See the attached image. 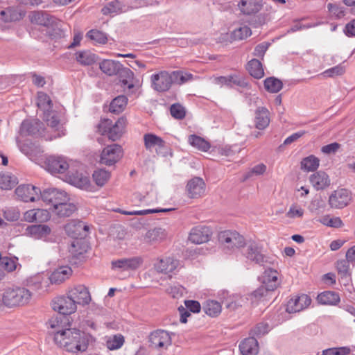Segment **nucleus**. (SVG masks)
Wrapping results in <instances>:
<instances>
[{
  "label": "nucleus",
  "instance_id": "nucleus-26",
  "mask_svg": "<svg viewBox=\"0 0 355 355\" xmlns=\"http://www.w3.org/2000/svg\"><path fill=\"white\" fill-rule=\"evenodd\" d=\"M310 182L316 190H322L330 184V179L326 173L318 171L310 176Z\"/></svg>",
  "mask_w": 355,
  "mask_h": 355
},
{
  "label": "nucleus",
  "instance_id": "nucleus-15",
  "mask_svg": "<svg viewBox=\"0 0 355 355\" xmlns=\"http://www.w3.org/2000/svg\"><path fill=\"white\" fill-rule=\"evenodd\" d=\"M144 263L141 257L136 256L129 258H122L112 261V269L114 270L128 271L138 269Z\"/></svg>",
  "mask_w": 355,
  "mask_h": 355
},
{
  "label": "nucleus",
  "instance_id": "nucleus-4",
  "mask_svg": "<svg viewBox=\"0 0 355 355\" xmlns=\"http://www.w3.org/2000/svg\"><path fill=\"white\" fill-rule=\"evenodd\" d=\"M127 124L125 117H120L114 124L109 119H104L97 125V132L101 135H107L112 141L119 139L123 135Z\"/></svg>",
  "mask_w": 355,
  "mask_h": 355
},
{
  "label": "nucleus",
  "instance_id": "nucleus-18",
  "mask_svg": "<svg viewBox=\"0 0 355 355\" xmlns=\"http://www.w3.org/2000/svg\"><path fill=\"white\" fill-rule=\"evenodd\" d=\"M68 295L71 296L76 304L85 306L91 301L90 293L84 285H77L68 291Z\"/></svg>",
  "mask_w": 355,
  "mask_h": 355
},
{
  "label": "nucleus",
  "instance_id": "nucleus-42",
  "mask_svg": "<svg viewBox=\"0 0 355 355\" xmlns=\"http://www.w3.org/2000/svg\"><path fill=\"white\" fill-rule=\"evenodd\" d=\"M203 310L207 315L216 317L221 312V305L217 301L207 300L203 306Z\"/></svg>",
  "mask_w": 355,
  "mask_h": 355
},
{
  "label": "nucleus",
  "instance_id": "nucleus-51",
  "mask_svg": "<svg viewBox=\"0 0 355 355\" xmlns=\"http://www.w3.org/2000/svg\"><path fill=\"white\" fill-rule=\"evenodd\" d=\"M251 34V29L248 26H242L234 29L232 32L231 37L235 40H241L250 36Z\"/></svg>",
  "mask_w": 355,
  "mask_h": 355
},
{
  "label": "nucleus",
  "instance_id": "nucleus-19",
  "mask_svg": "<svg viewBox=\"0 0 355 355\" xmlns=\"http://www.w3.org/2000/svg\"><path fill=\"white\" fill-rule=\"evenodd\" d=\"M67 234L75 240L86 236L89 227L83 222L79 220H71L64 226Z\"/></svg>",
  "mask_w": 355,
  "mask_h": 355
},
{
  "label": "nucleus",
  "instance_id": "nucleus-36",
  "mask_svg": "<svg viewBox=\"0 0 355 355\" xmlns=\"http://www.w3.org/2000/svg\"><path fill=\"white\" fill-rule=\"evenodd\" d=\"M317 300L321 304L336 305L340 302V296L334 291H324L318 295Z\"/></svg>",
  "mask_w": 355,
  "mask_h": 355
},
{
  "label": "nucleus",
  "instance_id": "nucleus-46",
  "mask_svg": "<svg viewBox=\"0 0 355 355\" xmlns=\"http://www.w3.org/2000/svg\"><path fill=\"white\" fill-rule=\"evenodd\" d=\"M17 178L10 173H0V187L8 190L12 189L17 184Z\"/></svg>",
  "mask_w": 355,
  "mask_h": 355
},
{
  "label": "nucleus",
  "instance_id": "nucleus-22",
  "mask_svg": "<svg viewBox=\"0 0 355 355\" xmlns=\"http://www.w3.org/2000/svg\"><path fill=\"white\" fill-rule=\"evenodd\" d=\"M17 146L20 151L31 159H35L43 153V150L39 144L31 141L27 140L23 143L17 141Z\"/></svg>",
  "mask_w": 355,
  "mask_h": 355
},
{
  "label": "nucleus",
  "instance_id": "nucleus-50",
  "mask_svg": "<svg viewBox=\"0 0 355 355\" xmlns=\"http://www.w3.org/2000/svg\"><path fill=\"white\" fill-rule=\"evenodd\" d=\"M110 178V173L105 169H98L94 172L93 179L95 183L99 186H103Z\"/></svg>",
  "mask_w": 355,
  "mask_h": 355
},
{
  "label": "nucleus",
  "instance_id": "nucleus-37",
  "mask_svg": "<svg viewBox=\"0 0 355 355\" xmlns=\"http://www.w3.org/2000/svg\"><path fill=\"white\" fill-rule=\"evenodd\" d=\"M246 69L249 73L257 79H260L264 76V71L261 62L257 59H252L248 64Z\"/></svg>",
  "mask_w": 355,
  "mask_h": 355
},
{
  "label": "nucleus",
  "instance_id": "nucleus-8",
  "mask_svg": "<svg viewBox=\"0 0 355 355\" xmlns=\"http://www.w3.org/2000/svg\"><path fill=\"white\" fill-rule=\"evenodd\" d=\"M218 240L225 248L232 250L243 247L245 244L243 236L232 231L221 232L218 235Z\"/></svg>",
  "mask_w": 355,
  "mask_h": 355
},
{
  "label": "nucleus",
  "instance_id": "nucleus-34",
  "mask_svg": "<svg viewBox=\"0 0 355 355\" xmlns=\"http://www.w3.org/2000/svg\"><path fill=\"white\" fill-rule=\"evenodd\" d=\"M87 245L84 243V241L76 239L71 243L69 252L71 259H80L83 257V254L87 252Z\"/></svg>",
  "mask_w": 355,
  "mask_h": 355
},
{
  "label": "nucleus",
  "instance_id": "nucleus-33",
  "mask_svg": "<svg viewBox=\"0 0 355 355\" xmlns=\"http://www.w3.org/2000/svg\"><path fill=\"white\" fill-rule=\"evenodd\" d=\"M75 59L82 66H90L96 62L97 56L89 50L77 51Z\"/></svg>",
  "mask_w": 355,
  "mask_h": 355
},
{
  "label": "nucleus",
  "instance_id": "nucleus-61",
  "mask_svg": "<svg viewBox=\"0 0 355 355\" xmlns=\"http://www.w3.org/2000/svg\"><path fill=\"white\" fill-rule=\"evenodd\" d=\"M304 215V209L298 205L293 204L286 216L290 218H301Z\"/></svg>",
  "mask_w": 355,
  "mask_h": 355
},
{
  "label": "nucleus",
  "instance_id": "nucleus-35",
  "mask_svg": "<svg viewBox=\"0 0 355 355\" xmlns=\"http://www.w3.org/2000/svg\"><path fill=\"white\" fill-rule=\"evenodd\" d=\"M77 209L76 205L69 201L62 202L53 209L56 215L60 217H69L71 216Z\"/></svg>",
  "mask_w": 355,
  "mask_h": 355
},
{
  "label": "nucleus",
  "instance_id": "nucleus-27",
  "mask_svg": "<svg viewBox=\"0 0 355 355\" xmlns=\"http://www.w3.org/2000/svg\"><path fill=\"white\" fill-rule=\"evenodd\" d=\"M51 228L46 225H32L26 229V234L35 239H41L51 234Z\"/></svg>",
  "mask_w": 355,
  "mask_h": 355
},
{
  "label": "nucleus",
  "instance_id": "nucleus-30",
  "mask_svg": "<svg viewBox=\"0 0 355 355\" xmlns=\"http://www.w3.org/2000/svg\"><path fill=\"white\" fill-rule=\"evenodd\" d=\"M72 270L70 267L64 266L55 269L50 276L52 284H61L71 275Z\"/></svg>",
  "mask_w": 355,
  "mask_h": 355
},
{
  "label": "nucleus",
  "instance_id": "nucleus-31",
  "mask_svg": "<svg viewBox=\"0 0 355 355\" xmlns=\"http://www.w3.org/2000/svg\"><path fill=\"white\" fill-rule=\"evenodd\" d=\"M262 278V284L267 287L268 290L273 291L279 285L278 272L275 270L270 268L266 270Z\"/></svg>",
  "mask_w": 355,
  "mask_h": 355
},
{
  "label": "nucleus",
  "instance_id": "nucleus-10",
  "mask_svg": "<svg viewBox=\"0 0 355 355\" xmlns=\"http://www.w3.org/2000/svg\"><path fill=\"white\" fill-rule=\"evenodd\" d=\"M40 198L46 203L51 204L53 209L62 202L69 201L68 194L62 190L56 188H49L40 193Z\"/></svg>",
  "mask_w": 355,
  "mask_h": 355
},
{
  "label": "nucleus",
  "instance_id": "nucleus-28",
  "mask_svg": "<svg viewBox=\"0 0 355 355\" xmlns=\"http://www.w3.org/2000/svg\"><path fill=\"white\" fill-rule=\"evenodd\" d=\"M238 6L243 14L250 15L258 12L262 4L257 0H241Z\"/></svg>",
  "mask_w": 355,
  "mask_h": 355
},
{
  "label": "nucleus",
  "instance_id": "nucleus-57",
  "mask_svg": "<svg viewBox=\"0 0 355 355\" xmlns=\"http://www.w3.org/2000/svg\"><path fill=\"white\" fill-rule=\"evenodd\" d=\"M87 36L92 40L95 41L98 44H105L107 42V37L105 33L97 31L91 30L87 33Z\"/></svg>",
  "mask_w": 355,
  "mask_h": 355
},
{
  "label": "nucleus",
  "instance_id": "nucleus-2",
  "mask_svg": "<svg viewBox=\"0 0 355 355\" xmlns=\"http://www.w3.org/2000/svg\"><path fill=\"white\" fill-rule=\"evenodd\" d=\"M31 22L40 27L33 26L30 31V35L34 38L44 40V37L49 36L51 38L59 35L60 28H53L55 23V18L42 11H34L29 15Z\"/></svg>",
  "mask_w": 355,
  "mask_h": 355
},
{
  "label": "nucleus",
  "instance_id": "nucleus-58",
  "mask_svg": "<svg viewBox=\"0 0 355 355\" xmlns=\"http://www.w3.org/2000/svg\"><path fill=\"white\" fill-rule=\"evenodd\" d=\"M349 262L347 259L339 260L336 263V268L338 272V274L340 275L341 278H347L349 277Z\"/></svg>",
  "mask_w": 355,
  "mask_h": 355
},
{
  "label": "nucleus",
  "instance_id": "nucleus-41",
  "mask_svg": "<svg viewBox=\"0 0 355 355\" xmlns=\"http://www.w3.org/2000/svg\"><path fill=\"white\" fill-rule=\"evenodd\" d=\"M128 98L123 95L119 96L114 98L110 103L109 110L112 113L119 114L125 109Z\"/></svg>",
  "mask_w": 355,
  "mask_h": 355
},
{
  "label": "nucleus",
  "instance_id": "nucleus-54",
  "mask_svg": "<svg viewBox=\"0 0 355 355\" xmlns=\"http://www.w3.org/2000/svg\"><path fill=\"white\" fill-rule=\"evenodd\" d=\"M125 340L121 334H116L107 340V347L110 350H114L120 348L124 343Z\"/></svg>",
  "mask_w": 355,
  "mask_h": 355
},
{
  "label": "nucleus",
  "instance_id": "nucleus-39",
  "mask_svg": "<svg viewBox=\"0 0 355 355\" xmlns=\"http://www.w3.org/2000/svg\"><path fill=\"white\" fill-rule=\"evenodd\" d=\"M123 5L119 0H114L109 2L105 6L101 9L103 15H116L122 12Z\"/></svg>",
  "mask_w": 355,
  "mask_h": 355
},
{
  "label": "nucleus",
  "instance_id": "nucleus-59",
  "mask_svg": "<svg viewBox=\"0 0 355 355\" xmlns=\"http://www.w3.org/2000/svg\"><path fill=\"white\" fill-rule=\"evenodd\" d=\"M120 76L121 78H125V79L122 80V83L125 85H128V87L129 89H131L134 87L133 83H130L129 81L132 80L134 78V73L128 68H122V66L121 67V70L119 71Z\"/></svg>",
  "mask_w": 355,
  "mask_h": 355
},
{
  "label": "nucleus",
  "instance_id": "nucleus-20",
  "mask_svg": "<svg viewBox=\"0 0 355 355\" xmlns=\"http://www.w3.org/2000/svg\"><path fill=\"white\" fill-rule=\"evenodd\" d=\"M179 261L172 257L157 259L154 263V268L159 273L168 275L173 272L178 266Z\"/></svg>",
  "mask_w": 355,
  "mask_h": 355
},
{
  "label": "nucleus",
  "instance_id": "nucleus-53",
  "mask_svg": "<svg viewBox=\"0 0 355 355\" xmlns=\"http://www.w3.org/2000/svg\"><path fill=\"white\" fill-rule=\"evenodd\" d=\"M1 265L3 268L8 272H12L17 269L19 266L21 268V265L18 262L17 257L9 258L4 257L1 260Z\"/></svg>",
  "mask_w": 355,
  "mask_h": 355
},
{
  "label": "nucleus",
  "instance_id": "nucleus-40",
  "mask_svg": "<svg viewBox=\"0 0 355 355\" xmlns=\"http://www.w3.org/2000/svg\"><path fill=\"white\" fill-rule=\"evenodd\" d=\"M173 84L182 85L194 79L192 73L183 71H174L171 72Z\"/></svg>",
  "mask_w": 355,
  "mask_h": 355
},
{
  "label": "nucleus",
  "instance_id": "nucleus-25",
  "mask_svg": "<svg viewBox=\"0 0 355 355\" xmlns=\"http://www.w3.org/2000/svg\"><path fill=\"white\" fill-rule=\"evenodd\" d=\"M255 127L259 130L266 128L270 123V113L267 108L259 107L255 112Z\"/></svg>",
  "mask_w": 355,
  "mask_h": 355
},
{
  "label": "nucleus",
  "instance_id": "nucleus-64",
  "mask_svg": "<svg viewBox=\"0 0 355 355\" xmlns=\"http://www.w3.org/2000/svg\"><path fill=\"white\" fill-rule=\"evenodd\" d=\"M270 44L267 42H264L257 45L253 51V55L257 58H260L261 59L263 58L265 53L268 50Z\"/></svg>",
  "mask_w": 355,
  "mask_h": 355
},
{
  "label": "nucleus",
  "instance_id": "nucleus-9",
  "mask_svg": "<svg viewBox=\"0 0 355 355\" xmlns=\"http://www.w3.org/2000/svg\"><path fill=\"white\" fill-rule=\"evenodd\" d=\"M151 87L158 92H164L170 89L173 85L171 73L161 71L150 76Z\"/></svg>",
  "mask_w": 355,
  "mask_h": 355
},
{
  "label": "nucleus",
  "instance_id": "nucleus-55",
  "mask_svg": "<svg viewBox=\"0 0 355 355\" xmlns=\"http://www.w3.org/2000/svg\"><path fill=\"white\" fill-rule=\"evenodd\" d=\"M266 166L264 164H259L251 168L243 176V180H246L253 176L263 175L266 171Z\"/></svg>",
  "mask_w": 355,
  "mask_h": 355
},
{
  "label": "nucleus",
  "instance_id": "nucleus-32",
  "mask_svg": "<svg viewBox=\"0 0 355 355\" xmlns=\"http://www.w3.org/2000/svg\"><path fill=\"white\" fill-rule=\"evenodd\" d=\"M121 64L119 61L112 60H103L99 63L101 71L107 76H112L119 73Z\"/></svg>",
  "mask_w": 355,
  "mask_h": 355
},
{
  "label": "nucleus",
  "instance_id": "nucleus-1",
  "mask_svg": "<svg viewBox=\"0 0 355 355\" xmlns=\"http://www.w3.org/2000/svg\"><path fill=\"white\" fill-rule=\"evenodd\" d=\"M92 336L76 329L67 328L54 334V342L67 352L76 353L85 352L88 347Z\"/></svg>",
  "mask_w": 355,
  "mask_h": 355
},
{
  "label": "nucleus",
  "instance_id": "nucleus-48",
  "mask_svg": "<svg viewBox=\"0 0 355 355\" xmlns=\"http://www.w3.org/2000/svg\"><path fill=\"white\" fill-rule=\"evenodd\" d=\"M71 182L75 187L82 189H88L90 186L89 178L82 174L73 175L71 179Z\"/></svg>",
  "mask_w": 355,
  "mask_h": 355
},
{
  "label": "nucleus",
  "instance_id": "nucleus-43",
  "mask_svg": "<svg viewBox=\"0 0 355 355\" xmlns=\"http://www.w3.org/2000/svg\"><path fill=\"white\" fill-rule=\"evenodd\" d=\"M189 143L200 150L206 152L210 148V144L203 138L196 135H191L188 139Z\"/></svg>",
  "mask_w": 355,
  "mask_h": 355
},
{
  "label": "nucleus",
  "instance_id": "nucleus-62",
  "mask_svg": "<svg viewBox=\"0 0 355 355\" xmlns=\"http://www.w3.org/2000/svg\"><path fill=\"white\" fill-rule=\"evenodd\" d=\"M43 119L52 128H56L60 122L57 115L50 110L44 112Z\"/></svg>",
  "mask_w": 355,
  "mask_h": 355
},
{
  "label": "nucleus",
  "instance_id": "nucleus-7",
  "mask_svg": "<svg viewBox=\"0 0 355 355\" xmlns=\"http://www.w3.org/2000/svg\"><path fill=\"white\" fill-rule=\"evenodd\" d=\"M243 254L248 260L261 266L266 267L270 263L268 257L262 253L261 248L254 241L246 244Z\"/></svg>",
  "mask_w": 355,
  "mask_h": 355
},
{
  "label": "nucleus",
  "instance_id": "nucleus-29",
  "mask_svg": "<svg viewBox=\"0 0 355 355\" xmlns=\"http://www.w3.org/2000/svg\"><path fill=\"white\" fill-rule=\"evenodd\" d=\"M167 234L164 229L162 227H155L149 230L144 235V239L148 243H156L164 241L166 238Z\"/></svg>",
  "mask_w": 355,
  "mask_h": 355
},
{
  "label": "nucleus",
  "instance_id": "nucleus-52",
  "mask_svg": "<svg viewBox=\"0 0 355 355\" xmlns=\"http://www.w3.org/2000/svg\"><path fill=\"white\" fill-rule=\"evenodd\" d=\"M37 105L44 112L51 108V100L46 93L40 92L37 94Z\"/></svg>",
  "mask_w": 355,
  "mask_h": 355
},
{
  "label": "nucleus",
  "instance_id": "nucleus-47",
  "mask_svg": "<svg viewBox=\"0 0 355 355\" xmlns=\"http://www.w3.org/2000/svg\"><path fill=\"white\" fill-rule=\"evenodd\" d=\"M320 160L313 155L304 158L301 162V168L307 171H313L319 166Z\"/></svg>",
  "mask_w": 355,
  "mask_h": 355
},
{
  "label": "nucleus",
  "instance_id": "nucleus-23",
  "mask_svg": "<svg viewBox=\"0 0 355 355\" xmlns=\"http://www.w3.org/2000/svg\"><path fill=\"white\" fill-rule=\"evenodd\" d=\"M187 191L191 198H199L205 191V182L200 178H194L188 182Z\"/></svg>",
  "mask_w": 355,
  "mask_h": 355
},
{
  "label": "nucleus",
  "instance_id": "nucleus-38",
  "mask_svg": "<svg viewBox=\"0 0 355 355\" xmlns=\"http://www.w3.org/2000/svg\"><path fill=\"white\" fill-rule=\"evenodd\" d=\"M144 146L148 150H151L155 146L163 148L164 146V141L159 137L152 134L147 133L144 136Z\"/></svg>",
  "mask_w": 355,
  "mask_h": 355
},
{
  "label": "nucleus",
  "instance_id": "nucleus-17",
  "mask_svg": "<svg viewBox=\"0 0 355 355\" xmlns=\"http://www.w3.org/2000/svg\"><path fill=\"white\" fill-rule=\"evenodd\" d=\"M212 235L211 230L205 225L193 227L189 233V240L195 244H201L209 241Z\"/></svg>",
  "mask_w": 355,
  "mask_h": 355
},
{
  "label": "nucleus",
  "instance_id": "nucleus-44",
  "mask_svg": "<svg viewBox=\"0 0 355 355\" xmlns=\"http://www.w3.org/2000/svg\"><path fill=\"white\" fill-rule=\"evenodd\" d=\"M264 87L270 93H277L282 89L283 83L275 77H269L264 80Z\"/></svg>",
  "mask_w": 355,
  "mask_h": 355
},
{
  "label": "nucleus",
  "instance_id": "nucleus-49",
  "mask_svg": "<svg viewBox=\"0 0 355 355\" xmlns=\"http://www.w3.org/2000/svg\"><path fill=\"white\" fill-rule=\"evenodd\" d=\"M40 124L39 122L33 123L29 121H24L20 127V132L26 135H35L39 131L37 126Z\"/></svg>",
  "mask_w": 355,
  "mask_h": 355
},
{
  "label": "nucleus",
  "instance_id": "nucleus-56",
  "mask_svg": "<svg viewBox=\"0 0 355 355\" xmlns=\"http://www.w3.org/2000/svg\"><path fill=\"white\" fill-rule=\"evenodd\" d=\"M351 352L349 347H331L322 350V355H348Z\"/></svg>",
  "mask_w": 355,
  "mask_h": 355
},
{
  "label": "nucleus",
  "instance_id": "nucleus-24",
  "mask_svg": "<svg viewBox=\"0 0 355 355\" xmlns=\"http://www.w3.org/2000/svg\"><path fill=\"white\" fill-rule=\"evenodd\" d=\"M243 355H257L259 352V344L253 336L244 339L239 345Z\"/></svg>",
  "mask_w": 355,
  "mask_h": 355
},
{
  "label": "nucleus",
  "instance_id": "nucleus-21",
  "mask_svg": "<svg viewBox=\"0 0 355 355\" xmlns=\"http://www.w3.org/2000/svg\"><path fill=\"white\" fill-rule=\"evenodd\" d=\"M311 302V299L306 294L291 299L287 304L286 311L296 313L307 308Z\"/></svg>",
  "mask_w": 355,
  "mask_h": 355
},
{
  "label": "nucleus",
  "instance_id": "nucleus-3",
  "mask_svg": "<svg viewBox=\"0 0 355 355\" xmlns=\"http://www.w3.org/2000/svg\"><path fill=\"white\" fill-rule=\"evenodd\" d=\"M32 295V292L25 287L8 288L2 294V303L8 308L22 306L30 302Z\"/></svg>",
  "mask_w": 355,
  "mask_h": 355
},
{
  "label": "nucleus",
  "instance_id": "nucleus-14",
  "mask_svg": "<svg viewBox=\"0 0 355 355\" xmlns=\"http://www.w3.org/2000/svg\"><path fill=\"white\" fill-rule=\"evenodd\" d=\"M41 190L31 184H23L17 187L15 194L17 198L24 202H35L40 199Z\"/></svg>",
  "mask_w": 355,
  "mask_h": 355
},
{
  "label": "nucleus",
  "instance_id": "nucleus-6",
  "mask_svg": "<svg viewBox=\"0 0 355 355\" xmlns=\"http://www.w3.org/2000/svg\"><path fill=\"white\" fill-rule=\"evenodd\" d=\"M51 306L55 311L65 316L75 313L77 310V305L68 295V292L66 295L55 297L52 300Z\"/></svg>",
  "mask_w": 355,
  "mask_h": 355
},
{
  "label": "nucleus",
  "instance_id": "nucleus-11",
  "mask_svg": "<svg viewBox=\"0 0 355 355\" xmlns=\"http://www.w3.org/2000/svg\"><path fill=\"white\" fill-rule=\"evenodd\" d=\"M122 157V147L114 144L103 148L101 154L100 162L107 166H112L118 162Z\"/></svg>",
  "mask_w": 355,
  "mask_h": 355
},
{
  "label": "nucleus",
  "instance_id": "nucleus-13",
  "mask_svg": "<svg viewBox=\"0 0 355 355\" xmlns=\"http://www.w3.org/2000/svg\"><path fill=\"white\" fill-rule=\"evenodd\" d=\"M352 200V193L346 189H338L329 197V205L334 209H343Z\"/></svg>",
  "mask_w": 355,
  "mask_h": 355
},
{
  "label": "nucleus",
  "instance_id": "nucleus-5",
  "mask_svg": "<svg viewBox=\"0 0 355 355\" xmlns=\"http://www.w3.org/2000/svg\"><path fill=\"white\" fill-rule=\"evenodd\" d=\"M149 347L157 350L167 349L172 345L171 334L164 329H156L148 336Z\"/></svg>",
  "mask_w": 355,
  "mask_h": 355
},
{
  "label": "nucleus",
  "instance_id": "nucleus-60",
  "mask_svg": "<svg viewBox=\"0 0 355 355\" xmlns=\"http://www.w3.org/2000/svg\"><path fill=\"white\" fill-rule=\"evenodd\" d=\"M170 112L171 116L176 119H182L186 114L184 107L179 103L173 104L171 106Z\"/></svg>",
  "mask_w": 355,
  "mask_h": 355
},
{
  "label": "nucleus",
  "instance_id": "nucleus-63",
  "mask_svg": "<svg viewBox=\"0 0 355 355\" xmlns=\"http://www.w3.org/2000/svg\"><path fill=\"white\" fill-rule=\"evenodd\" d=\"M269 331V325L265 322L257 324L252 330L251 334L254 336H261Z\"/></svg>",
  "mask_w": 355,
  "mask_h": 355
},
{
  "label": "nucleus",
  "instance_id": "nucleus-45",
  "mask_svg": "<svg viewBox=\"0 0 355 355\" xmlns=\"http://www.w3.org/2000/svg\"><path fill=\"white\" fill-rule=\"evenodd\" d=\"M68 322L69 319L67 316L60 315L52 317L48 323L51 329H56L55 332H57L58 330H64V327Z\"/></svg>",
  "mask_w": 355,
  "mask_h": 355
},
{
  "label": "nucleus",
  "instance_id": "nucleus-12",
  "mask_svg": "<svg viewBox=\"0 0 355 355\" xmlns=\"http://www.w3.org/2000/svg\"><path fill=\"white\" fill-rule=\"evenodd\" d=\"M214 83L220 87L225 86L232 88L238 86L243 89H249L250 84L246 79L237 73H232L227 76H218L214 79Z\"/></svg>",
  "mask_w": 355,
  "mask_h": 355
},
{
  "label": "nucleus",
  "instance_id": "nucleus-16",
  "mask_svg": "<svg viewBox=\"0 0 355 355\" xmlns=\"http://www.w3.org/2000/svg\"><path fill=\"white\" fill-rule=\"evenodd\" d=\"M44 164L46 169L52 174L64 173L69 167L67 158L62 156H49Z\"/></svg>",
  "mask_w": 355,
  "mask_h": 355
}]
</instances>
